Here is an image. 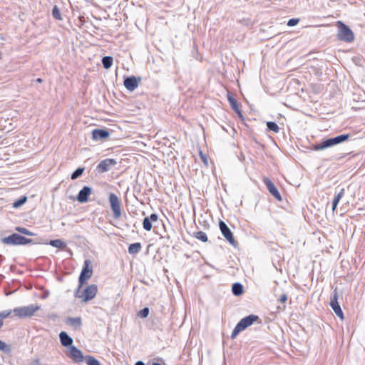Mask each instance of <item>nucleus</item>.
Segmentation results:
<instances>
[{"label":"nucleus","instance_id":"58836bf2","mask_svg":"<svg viewBox=\"0 0 365 365\" xmlns=\"http://www.w3.org/2000/svg\"><path fill=\"white\" fill-rule=\"evenodd\" d=\"M200 158H201L202 160L203 161V163L205 164H207V157L205 156V155L202 154V152L200 153Z\"/></svg>","mask_w":365,"mask_h":365},{"label":"nucleus","instance_id":"aec40b11","mask_svg":"<svg viewBox=\"0 0 365 365\" xmlns=\"http://www.w3.org/2000/svg\"><path fill=\"white\" fill-rule=\"evenodd\" d=\"M66 323L76 329H79L82 326V320L79 317H68L66 320Z\"/></svg>","mask_w":365,"mask_h":365},{"label":"nucleus","instance_id":"6e6552de","mask_svg":"<svg viewBox=\"0 0 365 365\" xmlns=\"http://www.w3.org/2000/svg\"><path fill=\"white\" fill-rule=\"evenodd\" d=\"M339 297V292L337 289H335L331 295V299L329 302V305L331 307L332 310L335 313V314L341 320H344V312L341 308V306L338 302Z\"/></svg>","mask_w":365,"mask_h":365},{"label":"nucleus","instance_id":"c9c22d12","mask_svg":"<svg viewBox=\"0 0 365 365\" xmlns=\"http://www.w3.org/2000/svg\"><path fill=\"white\" fill-rule=\"evenodd\" d=\"M12 312H13V310H4L3 312H0V317L4 320V319L10 317V315Z\"/></svg>","mask_w":365,"mask_h":365},{"label":"nucleus","instance_id":"473e14b6","mask_svg":"<svg viewBox=\"0 0 365 365\" xmlns=\"http://www.w3.org/2000/svg\"><path fill=\"white\" fill-rule=\"evenodd\" d=\"M350 134L344 133L334 137V139H336V143L340 144L346 141L350 138Z\"/></svg>","mask_w":365,"mask_h":365},{"label":"nucleus","instance_id":"e433bc0d","mask_svg":"<svg viewBox=\"0 0 365 365\" xmlns=\"http://www.w3.org/2000/svg\"><path fill=\"white\" fill-rule=\"evenodd\" d=\"M299 19H289L288 22H287V26H296L298 23H299Z\"/></svg>","mask_w":365,"mask_h":365},{"label":"nucleus","instance_id":"a878e982","mask_svg":"<svg viewBox=\"0 0 365 365\" xmlns=\"http://www.w3.org/2000/svg\"><path fill=\"white\" fill-rule=\"evenodd\" d=\"M101 61H102V64H103V66L104 67V68L108 69L113 65V58L112 56H106L102 58Z\"/></svg>","mask_w":365,"mask_h":365},{"label":"nucleus","instance_id":"c85d7f7f","mask_svg":"<svg viewBox=\"0 0 365 365\" xmlns=\"http://www.w3.org/2000/svg\"><path fill=\"white\" fill-rule=\"evenodd\" d=\"M266 125H267V129L269 130L273 131L275 133H277L279 132V127L275 122L267 121Z\"/></svg>","mask_w":365,"mask_h":365},{"label":"nucleus","instance_id":"4be33fe9","mask_svg":"<svg viewBox=\"0 0 365 365\" xmlns=\"http://www.w3.org/2000/svg\"><path fill=\"white\" fill-rule=\"evenodd\" d=\"M232 292L236 297L241 296L244 293L243 285L240 282L234 283L232 286Z\"/></svg>","mask_w":365,"mask_h":365},{"label":"nucleus","instance_id":"393cba45","mask_svg":"<svg viewBox=\"0 0 365 365\" xmlns=\"http://www.w3.org/2000/svg\"><path fill=\"white\" fill-rule=\"evenodd\" d=\"M344 192H345V189L344 188H341L339 191V192L334 197L333 201H332V210L333 211L335 210V209L336 208L338 204H339V202L340 201V200L341 199V197L344 196Z\"/></svg>","mask_w":365,"mask_h":365},{"label":"nucleus","instance_id":"9d476101","mask_svg":"<svg viewBox=\"0 0 365 365\" xmlns=\"http://www.w3.org/2000/svg\"><path fill=\"white\" fill-rule=\"evenodd\" d=\"M66 355L72 359L73 362L80 363L83 361L84 356L80 349L75 346H71L66 351Z\"/></svg>","mask_w":365,"mask_h":365},{"label":"nucleus","instance_id":"b1692460","mask_svg":"<svg viewBox=\"0 0 365 365\" xmlns=\"http://www.w3.org/2000/svg\"><path fill=\"white\" fill-rule=\"evenodd\" d=\"M142 249L140 242H135L130 244L128 247V253L130 255H135L138 253Z\"/></svg>","mask_w":365,"mask_h":365},{"label":"nucleus","instance_id":"20e7f679","mask_svg":"<svg viewBox=\"0 0 365 365\" xmlns=\"http://www.w3.org/2000/svg\"><path fill=\"white\" fill-rule=\"evenodd\" d=\"M81 289L78 286L75 292V297L81 299L82 302H87L93 299L98 292V287L94 284L87 286L82 292Z\"/></svg>","mask_w":365,"mask_h":365},{"label":"nucleus","instance_id":"ddd939ff","mask_svg":"<svg viewBox=\"0 0 365 365\" xmlns=\"http://www.w3.org/2000/svg\"><path fill=\"white\" fill-rule=\"evenodd\" d=\"M141 81L140 77H136L135 76H130L125 78L123 85L125 88L129 91H133L138 88L139 83Z\"/></svg>","mask_w":365,"mask_h":365},{"label":"nucleus","instance_id":"7c9ffc66","mask_svg":"<svg viewBox=\"0 0 365 365\" xmlns=\"http://www.w3.org/2000/svg\"><path fill=\"white\" fill-rule=\"evenodd\" d=\"M27 201V197L24 195L21 196L18 200H15L13 203V207L14 208H19L21 206H22L24 204H25Z\"/></svg>","mask_w":365,"mask_h":365},{"label":"nucleus","instance_id":"5701e85b","mask_svg":"<svg viewBox=\"0 0 365 365\" xmlns=\"http://www.w3.org/2000/svg\"><path fill=\"white\" fill-rule=\"evenodd\" d=\"M48 245L53 247H56L61 250L65 249L67 246L66 243L64 241L59 239L50 240Z\"/></svg>","mask_w":365,"mask_h":365},{"label":"nucleus","instance_id":"f704fd0d","mask_svg":"<svg viewBox=\"0 0 365 365\" xmlns=\"http://www.w3.org/2000/svg\"><path fill=\"white\" fill-rule=\"evenodd\" d=\"M52 15L53 17L56 19L61 20V15L60 12V9L57 6H54L52 9Z\"/></svg>","mask_w":365,"mask_h":365},{"label":"nucleus","instance_id":"6ab92c4d","mask_svg":"<svg viewBox=\"0 0 365 365\" xmlns=\"http://www.w3.org/2000/svg\"><path fill=\"white\" fill-rule=\"evenodd\" d=\"M59 339L62 346L68 348L73 346V339L66 331H63L59 334Z\"/></svg>","mask_w":365,"mask_h":365},{"label":"nucleus","instance_id":"f8f14e48","mask_svg":"<svg viewBox=\"0 0 365 365\" xmlns=\"http://www.w3.org/2000/svg\"><path fill=\"white\" fill-rule=\"evenodd\" d=\"M117 164V161L113 158H106L101 161L96 166V170L99 173H103L108 172L110 167L115 166Z\"/></svg>","mask_w":365,"mask_h":365},{"label":"nucleus","instance_id":"37998d69","mask_svg":"<svg viewBox=\"0 0 365 365\" xmlns=\"http://www.w3.org/2000/svg\"><path fill=\"white\" fill-rule=\"evenodd\" d=\"M48 292H47L46 294H44V295H43V298H46V297H48Z\"/></svg>","mask_w":365,"mask_h":365},{"label":"nucleus","instance_id":"2eb2a0df","mask_svg":"<svg viewBox=\"0 0 365 365\" xmlns=\"http://www.w3.org/2000/svg\"><path fill=\"white\" fill-rule=\"evenodd\" d=\"M92 138L95 141H102L108 138L110 133L106 128H96L92 130Z\"/></svg>","mask_w":365,"mask_h":365},{"label":"nucleus","instance_id":"c756f323","mask_svg":"<svg viewBox=\"0 0 365 365\" xmlns=\"http://www.w3.org/2000/svg\"><path fill=\"white\" fill-rule=\"evenodd\" d=\"M193 236L203 242H207L208 241V238L206 233L202 231L194 232Z\"/></svg>","mask_w":365,"mask_h":365},{"label":"nucleus","instance_id":"2f4dec72","mask_svg":"<svg viewBox=\"0 0 365 365\" xmlns=\"http://www.w3.org/2000/svg\"><path fill=\"white\" fill-rule=\"evenodd\" d=\"M15 230L19 233L24 234L27 236H35L36 235V234L34 232H32L30 230H29L28 229H26V227H19V226L16 227Z\"/></svg>","mask_w":365,"mask_h":365},{"label":"nucleus","instance_id":"1a4fd4ad","mask_svg":"<svg viewBox=\"0 0 365 365\" xmlns=\"http://www.w3.org/2000/svg\"><path fill=\"white\" fill-rule=\"evenodd\" d=\"M219 227L222 235L229 242V243L234 247H237L238 245V242L235 240L232 232L226 223L222 220H220Z\"/></svg>","mask_w":365,"mask_h":365},{"label":"nucleus","instance_id":"c03bdc74","mask_svg":"<svg viewBox=\"0 0 365 365\" xmlns=\"http://www.w3.org/2000/svg\"><path fill=\"white\" fill-rule=\"evenodd\" d=\"M36 81H37V82H39V83L42 82V79L41 78H38Z\"/></svg>","mask_w":365,"mask_h":365},{"label":"nucleus","instance_id":"4c0bfd02","mask_svg":"<svg viewBox=\"0 0 365 365\" xmlns=\"http://www.w3.org/2000/svg\"><path fill=\"white\" fill-rule=\"evenodd\" d=\"M287 300V294H283L280 297L279 301H280L282 303H284Z\"/></svg>","mask_w":365,"mask_h":365},{"label":"nucleus","instance_id":"79ce46f5","mask_svg":"<svg viewBox=\"0 0 365 365\" xmlns=\"http://www.w3.org/2000/svg\"><path fill=\"white\" fill-rule=\"evenodd\" d=\"M2 325H3V319L0 317V328L2 327Z\"/></svg>","mask_w":365,"mask_h":365},{"label":"nucleus","instance_id":"412c9836","mask_svg":"<svg viewBox=\"0 0 365 365\" xmlns=\"http://www.w3.org/2000/svg\"><path fill=\"white\" fill-rule=\"evenodd\" d=\"M134 365H165V364L164 360L161 358H153L149 360L146 364L143 361H138Z\"/></svg>","mask_w":365,"mask_h":365},{"label":"nucleus","instance_id":"f3484780","mask_svg":"<svg viewBox=\"0 0 365 365\" xmlns=\"http://www.w3.org/2000/svg\"><path fill=\"white\" fill-rule=\"evenodd\" d=\"M227 101L232 108V109L237 113L238 118L241 120H244V115L241 109L239 108L237 100L231 95H227Z\"/></svg>","mask_w":365,"mask_h":365},{"label":"nucleus","instance_id":"72a5a7b5","mask_svg":"<svg viewBox=\"0 0 365 365\" xmlns=\"http://www.w3.org/2000/svg\"><path fill=\"white\" fill-rule=\"evenodd\" d=\"M149 312H150L149 308L144 307L143 309H142L141 310H140L138 312L137 315L140 318L145 319V318L148 317Z\"/></svg>","mask_w":365,"mask_h":365},{"label":"nucleus","instance_id":"f03ea898","mask_svg":"<svg viewBox=\"0 0 365 365\" xmlns=\"http://www.w3.org/2000/svg\"><path fill=\"white\" fill-rule=\"evenodd\" d=\"M338 27L337 38L341 41L351 43L354 40V34L352 30L341 21L336 22Z\"/></svg>","mask_w":365,"mask_h":365},{"label":"nucleus","instance_id":"7ed1b4c3","mask_svg":"<svg viewBox=\"0 0 365 365\" xmlns=\"http://www.w3.org/2000/svg\"><path fill=\"white\" fill-rule=\"evenodd\" d=\"M1 242L9 245H26L28 244H35L32 239L26 238L18 233H13L1 239Z\"/></svg>","mask_w":365,"mask_h":365},{"label":"nucleus","instance_id":"a18cd8bd","mask_svg":"<svg viewBox=\"0 0 365 365\" xmlns=\"http://www.w3.org/2000/svg\"><path fill=\"white\" fill-rule=\"evenodd\" d=\"M240 1H242V2H245L247 1V0H239Z\"/></svg>","mask_w":365,"mask_h":365},{"label":"nucleus","instance_id":"0eeeda50","mask_svg":"<svg viewBox=\"0 0 365 365\" xmlns=\"http://www.w3.org/2000/svg\"><path fill=\"white\" fill-rule=\"evenodd\" d=\"M108 200L114 218L119 219L122 215L121 201L120 198L115 193L110 192L108 196Z\"/></svg>","mask_w":365,"mask_h":365},{"label":"nucleus","instance_id":"4468645a","mask_svg":"<svg viewBox=\"0 0 365 365\" xmlns=\"http://www.w3.org/2000/svg\"><path fill=\"white\" fill-rule=\"evenodd\" d=\"M93 189L91 187L85 185L81 190H80L76 199L80 203H86L88 201L89 196L91 195Z\"/></svg>","mask_w":365,"mask_h":365},{"label":"nucleus","instance_id":"dca6fc26","mask_svg":"<svg viewBox=\"0 0 365 365\" xmlns=\"http://www.w3.org/2000/svg\"><path fill=\"white\" fill-rule=\"evenodd\" d=\"M263 182L264 185L267 187V189L269 190V193L275 197L277 200L281 201L282 200V196L277 188V187L274 185L273 182L268 178H264L263 180Z\"/></svg>","mask_w":365,"mask_h":365},{"label":"nucleus","instance_id":"bb28decb","mask_svg":"<svg viewBox=\"0 0 365 365\" xmlns=\"http://www.w3.org/2000/svg\"><path fill=\"white\" fill-rule=\"evenodd\" d=\"M85 171V168L84 167H79L76 170H74L71 175V180H76L78 179V178H80L83 173H84Z\"/></svg>","mask_w":365,"mask_h":365},{"label":"nucleus","instance_id":"cd10ccee","mask_svg":"<svg viewBox=\"0 0 365 365\" xmlns=\"http://www.w3.org/2000/svg\"><path fill=\"white\" fill-rule=\"evenodd\" d=\"M83 361H85L87 365H101L100 362L96 358L90 355L84 356Z\"/></svg>","mask_w":365,"mask_h":365},{"label":"nucleus","instance_id":"f257e3e1","mask_svg":"<svg viewBox=\"0 0 365 365\" xmlns=\"http://www.w3.org/2000/svg\"><path fill=\"white\" fill-rule=\"evenodd\" d=\"M259 319V317L255 314H250L244 318H242L235 326L234 329L232 330L231 337L232 339L235 338L240 332L246 329L248 327L253 324Z\"/></svg>","mask_w":365,"mask_h":365},{"label":"nucleus","instance_id":"9b49d317","mask_svg":"<svg viewBox=\"0 0 365 365\" xmlns=\"http://www.w3.org/2000/svg\"><path fill=\"white\" fill-rule=\"evenodd\" d=\"M336 145H338V143H336V139H334V137L325 138L322 139V140L319 143H316L313 145L312 149L314 150L318 151L333 147Z\"/></svg>","mask_w":365,"mask_h":365},{"label":"nucleus","instance_id":"ea45409f","mask_svg":"<svg viewBox=\"0 0 365 365\" xmlns=\"http://www.w3.org/2000/svg\"><path fill=\"white\" fill-rule=\"evenodd\" d=\"M11 351V346L6 344V347L4 348V350H1V351L4 353H9Z\"/></svg>","mask_w":365,"mask_h":365},{"label":"nucleus","instance_id":"a211bd4d","mask_svg":"<svg viewBox=\"0 0 365 365\" xmlns=\"http://www.w3.org/2000/svg\"><path fill=\"white\" fill-rule=\"evenodd\" d=\"M158 219V215L156 213H152L149 217H145L143 220V227L146 231H150L152 229V222H156Z\"/></svg>","mask_w":365,"mask_h":365},{"label":"nucleus","instance_id":"a19ab883","mask_svg":"<svg viewBox=\"0 0 365 365\" xmlns=\"http://www.w3.org/2000/svg\"><path fill=\"white\" fill-rule=\"evenodd\" d=\"M6 347V343L2 341L1 339H0V350H4V348Z\"/></svg>","mask_w":365,"mask_h":365},{"label":"nucleus","instance_id":"39448f33","mask_svg":"<svg viewBox=\"0 0 365 365\" xmlns=\"http://www.w3.org/2000/svg\"><path fill=\"white\" fill-rule=\"evenodd\" d=\"M40 308L39 305L31 304L25 307H16L13 309V312L18 317L24 319L34 316L35 312L38 311Z\"/></svg>","mask_w":365,"mask_h":365},{"label":"nucleus","instance_id":"423d86ee","mask_svg":"<svg viewBox=\"0 0 365 365\" xmlns=\"http://www.w3.org/2000/svg\"><path fill=\"white\" fill-rule=\"evenodd\" d=\"M93 275L92 262L87 259L84 261L83 268L78 277L79 288H82L83 285Z\"/></svg>","mask_w":365,"mask_h":365}]
</instances>
